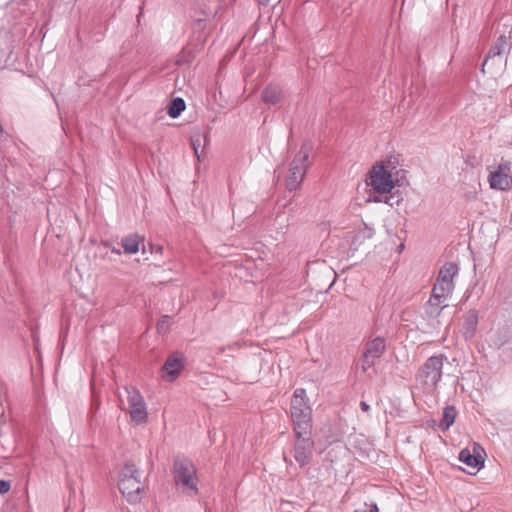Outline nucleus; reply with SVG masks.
Returning a JSON list of instances; mask_svg holds the SVG:
<instances>
[{"label": "nucleus", "instance_id": "obj_1", "mask_svg": "<svg viewBox=\"0 0 512 512\" xmlns=\"http://www.w3.org/2000/svg\"><path fill=\"white\" fill-rule=\"evenodd\" d=\"M398 166L399 158L395 155H389L384 161L376 162L367 174V186L378 194L391 193L396 186H400V180L397 178L399 172L393 173Z\"/></svg>", "mask_w": 512, "mask_h": 512}, {"label": "nucleus", "instance_id": "obj_2", "mask_svg": "<svg viewBox=\"0 0 512 512\" xmlns=\"http://www.w3.org/2000/svg\"><path fill=\"white\" fill-rule=\"evenodd\" d=\"M290 411L296 436L300 437L309 434L312 410L308 404L305 389L298 388L294 391Z\"/></svg>", "mask_w": 512, "mask_h": 512}, {"label": "nucleus", "instance_id": "obj_3", "mask_svg": "<svg viewBox=\"0 0 512 512\" xmlns=\"http://www.w3.org/2000/svg\"><path fill=\"white\" fill-rule=\"evenodd\" d=\"M118 487L128 502L138 503L142 499L143 484L139 472L133 464H126L121 469Z\"/></svg>", "mask_w": 512, "mask_h": 512}, {"label": "nucleus", "instance_id": "obj_4", "mask_svg": "<svg viewBox=\"0 0 512 512\" xmlns=\"http://www.w3.org/2000/svg\"><path fill=\"white\" fill-rule=\"evenodd\" d=\"M309 156L310 147L307 145L301 146L299 152L290 164L288 175L285 180L286 187L289 191L296 190L303 182L309 166Z\"/></svg>", "mask_w": 512, "mask_h": 512}, {"label": "nucleus", "instance_id": "obj_5", "mask_svg": "<svg viewBox=\"0 0 512 512\" xmlns=\"http://www.w3.org/2000/svg\"><path fill=\"white\" fill-rule=\"evenodd\" d=\"M443 364L444 357L442 355L431 356L423 364L418 379L429 392L436 391L442 377Z\"/></svg>", "mask_w": 512, "mask_h": 512}, {"label": "nucleus", "instance_id": "obj_6", "mask_svg": "<svg viewBox=\"0 0 512 512\" xmlns=\"http://www.w3.org/2000/svg\"><path fill=\"white\" fill-rule=\"evenodd\" d=\"M174 478L177 486L191 493H197V477L194 465L186 460L176 461L174 464Z\"/></svg>", "mask_w": 512, "mask_h": 512}, {"label": "nucleus", "instance_id": "obj_7", "mask_svg": "<svg viewBox=\"0 0 512 512\" xmlns=\"http://www.w3.org/2000/svg\"><path fill=\"white\" fill-rule=\"evenodd\" d=\"M488 182L491 189L507 191L512 189L511 163L501 161L496 167L489 168Z\"/></svg>", "mask_w": 512, "mask_h": 512}, {"label": "nucleus", "instance_id": "obj_8", "mask_svg": "<svg viewBox=\"0 0 512 512\" xmlns=\"http://www.w3.org/2000/svg\"><path fill=\"white\" fill-rule=\"evenodd\" d=\"M459 460L468 467L469 474L475 475L484 466L485 452L479 444L473 443L471 447L461 450Z\"/></svg>", "mask_w": 512, "mask_h": 512}, {"label": "nucleus", "instance_id": "obj_9", "mask_svg": "<svg viewBox=\"0 0 512 512\" xmlns=\"http://www.w3.org/2000/svg\"><path fill=\"white\" fill-rule=\"evenodd\" d=\"M128 412L132 421L136 424L145 423L148 419V412L144 399L136 389H127Z\"/></svg>", "mask_w": 512, "mask_h": 512}, {"label": "nucleus", "instance_id": "obj_10", "mask_svg": "<svg viewBox=\"0 0 512 512\" xmlns=\"http://www.w3.org/2000/svg\"><path fill=\"white\" fill-rule=\"evenodd\" d=\"M452 290L438 283L434 284L431 297L428 301L429 313L438 316L443 308L447 306L446 300L452 294Z\"/></svg>", "mask_w": 512, "mask_h": 512}, {"label": "nucleus", "instance_id": "obj_11", "mask_svg": "<svg viewBox=\"0 0 512 512\" xmlns=\"http://www.w3.org/2000/svg\"><path fill=\"white\" fill-rule=\"evenodd\" d=\"M184 364L185 358L181 354L170 355L163 366L162 378L168 382L174 381L180 375Z\"/></svg>", "mask_w": 512, "mask_h": 512}, {"label": "nucleus", "instance_id": "obj_12", "mask_svg": "<svg viewBox=\"0 0 512 512\" xmlns=\"http://www.w3.org/2000/svg\"><path fill=\"white\" fill-rule=\"evenodd\" d=\"M295 443L294 457L295 460L304 466L309 463L312 453V441L310 438H304L303 436H297Z\"/></svg>", "mask_w": 512, "mask_h": 512}, {"label": "nucleus", "instance_id": "obj_13", "mask_svg": "<svg viewBox=\"0 0 512 512\" xmlns=\"http://www.w3.org/2000/svg\"><path fill=\"white\" fill-rule=\"evenodd\" d=\"M459 268L457 264L448 262L445 263L438 274L436 283L445 286L453 291L454 289V277L458 274Z\"/></svg>", "mask_w": 512, "mask_h": 512}, {"label": "nucleus", "instance_id": "obj_14", "mask_svg": "<svg viewBox=\"0 0 512 512\" xmlns=\"http://www.w3.org/2000/svg\"><path fill=\"white\" fill-rule=\"evenodd\" d=\"M384 351L385 341L382 338H375L367 344L364 354L368 358L378 360Z\"/></svg>", "mask_w": 512, "mask_h": 512}, {"label": "nucleus", "instance_id": "obj_15", "mask_svg": "<svg viewBox=\"0 0 512 512\" xmlns=\"http://www.w3.org/2000/svg\"><path fill=\"white\" fill-rule=\"evenodd\" d=\"M143 241L144 240L138 234H131L121 240V245L126 254H136Z\"/></svg>", "mask_w": 512, "mask_h": 512}, {"label": "nucleus", "instance_id": "obj_16", "mask_svg": "<svg viewBox=\"0 0 512 512\" xmlns=\"http://www.w3.org/2000/svg\"><path fill=\"white\" fill-rule=\"evenodd\" d=\"M262 99L268 104H277L283 99V93L276 86H267L262 92Z\"/></svg>", "mask_w": 512, "mask_h": 512}, {"label": "nucleus", "instance_id": "obj_17", "mask_svg": "<svg viewBox=\"0 0 512 512\" xmlns=\"http://www.w3.org/2000/svg\"><path fill=\"white\" fill-rule=\"evenodd\" d=\"M478 323V315L476 311H469L465 317V336L472 337L474 335Z\"/></svg>", "mask_w": 512, "mask_h": 512}, {"label": "nucleus", "instance_id": "obj_18", "mask_svg": "<svg viewBox=\"0 0 512 512\" xmlns=\"http://www.w3.org/2000/svg\"><path fill=\"white\" fill-rule=\"evenodd\" d=\"M457 411L454 406H447L443 411V418L440 423V428L447 430L455 421Z\"/></svg>", "mask_w": 512, "mask_h": 512}, {"label": "nucleus", "instance_id": "obj_19", "mask_svg": "<svg viewBox=\"0 0 512 512\" xmlns=\"http://www.w3.org/2000/svg\"><path fill=\"white\" fill-rule=\"evenodd\" d=\"M185 107L186 105L182 98H175L168 108V115L172 118H176L181 114Z\"/></svg>", "mask_w": 512, "mask_h": 512}, {"label": "nucleus", "instance_id": "obj_20", "mask_svg": "<svg viewBox=\"0 0 512 512\" xmlns=\"http://www.w3.org/2000/svg\"><path fill=\"white\" fill-rule=\"evenodd\" d=\"M496 58H499L501 62H505V59L502 57V51L498 47H495L485 59L483 63V70L486 68L489 69L494 64Z\"/></svg>", "mask_w": 512, "mask_h": 512}, {"label": "nucleus", "instance_id": "obj_21", "mask_svg": "<svg viewBox=\"0 0 512 512\" xmlns=\"http://www.w3.org/2000/svg\"><path fill=\"white\" fill-rule=\"evenodd\" d=\"M377 360L368 358L366 354H363L361 369L363 372H368L376 363Z\"/></svg>", "mask_w": 512, "mask_h": 512}, {"label": "nucleus", "instance_id": "obj_22", "mask_svg": "<svg viewBox=\"0 0 512 512\" xmlns=\"http://www.w3.org/2000/svg\"><path fill=\"white\" fill-rule=\"evenodd\" d=\"M10 483L5 480H0V494H5L10 490Z\"/></svg>", "mask_w": 512, "mask_h": 512}, {"label": "nucleus", "instance_id": "obj_23", "mask_svg": "<svg viewBox=\"0 0 512 512\" xmlns=\"http://www.w3.org/2000/svg\"><path fill=\"white\" fill-rule=\"evenodd\" d=\"M360 408L363 412H368L370 410V406L364 401L360 403Z\"/></svg>", "mask_w": 512, "mask_h": 512}, {"label": "nucleus", "instance_id": "obj_24", "mask_svg": "<svg viewBox=\"0 0 512 512\" xmlns=\"http://www.w3.org/2000/svg\"><path fill=\"white\" fill-rule=\"evenodd\" d=\"M112 252L115 253V254H121V251L119 249H116V248H113L112 249Z\"/></svg>", "mask_w": 512, "mask_h": 512}, {"label": "nucleus", "instance_id": "obj_25", "mask_svg": "<svg viewBox=\"0 0 512 512\" xmlns=\"http://www.w3.org/2000/svg\"><path fill=\"white\" fill-rule=\"evenodd\" d=\"M261 2H268L269 0H260Z\"/></svg>", "mask_w": 512, "mask_h": 512}]
</instances>
